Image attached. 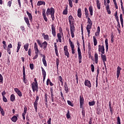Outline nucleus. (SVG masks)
<instances>
[{"label": "nucleus", "mask_w": 124, "mask_h": 124, "mask_svg": "<svg viewBox=\"0 0 124 124\" xmlns=\"http://www.w3.org/2000/svg\"><path fill=\"white\" fill-rule=\"evenodd\" d=\"M27 110H28V108H27V107H24V111L22 114L26 115V114H27Z\"/></svg>", "instance_id": "nucleus-46"}, {"label": "nucleus", "mask_w": 124, "mask_h": 124, "mask_svg": "<svg viewBox=\"0 0 124 124\" xmlns=\"http://www.w3.org/2000/svg\"><path fill=\"white\" fill-rule=\"evenodd\" d=\"M77 44L78 45V62L79 63L82 62V53L81 52V49H80V46L79 42H77Z\"/></svg>", "instance_id": "nucleus-3"}, {"label": "nucleus", "mask_w": 124, "mask_h": 124, "mask_svg": "<svg viewBox=\"0 0 124 124\" xmlns=\"http://www.w3.org/2000/svg\"><path fill=\"white\" fill-rule=\"evenodd\" d=\"M21 42H17V50H16V53L19 52V50H20V48H21Z\"/></svg>", "instance_id": "nucleus-28"}, {"label": "nucleus", "mask_w": 124, "mask_h": 124, "mask_svg": "<svg viewBox=\"0 0 124 124\" xmlns=\"http://www.w3.org/2000/svg\"><path fill=\"white\" fill-rule=\"evenodd\" d=\"M3 97V101L4 102H6L7 101V99L5 97V96L2 97Z\"/></svg>", "instance_id": "nucleus-64"}, {"label": "nucleus", "mask_w": 124, "mask_h": 124, "mask_svg": "<svg viewBox=\"0 0 124 124\" xmlns=\"http://www.w3.org/2000/svg\"><path fill=\"white\" fill-rule=\"evenodd\" d=\"M50 93L51 97H54V94L53 93V88H50Z\"/></svg>", "instance_id": "nucleus-58"}, {"label": "nucleus", "mask_w": 124, "mask_h": 124, "mask_svg": "<svg viewBox=\"0 0 124 124\" xmlns=\"http://www.w3.org/2000/svg\"><path fill=\"white\" fill-rule=\"evenodd\" d=\"M37 44L39 46H40V48H42V43L40 42V40H37Z\"/></svg>", "instance_id": "nucleus-45"}, {"label": "nucleus", "mask_w": 124, "mask_h": 124, "mask_svg": "<svg viewBox=\"0 0 124 124\" xmlns=\"http://www.w3.org/2000/svg\"><path fill=\"white\" fill-rule=\"evenodd\" d=\"M46 13L45 9H43V12H42V16H43L45 22H48V19H47V17L46 16Z\"/></svg>", "instance_id": "nucleus-13"}, {"label": "nucleus", "mask_w": 124, "mask_h": 124, "mask_svg": "<svg viewBox=\"0 0 124 124\" xmlns=\"http://www.w3.org/2000/svg\"><path fill=\"white\" fill-rule=\"evenodd\" d=\"M71 117V116H70L69 110H67V114H66V118H67V119H70Z\"/></svg>", "instance_id": "nucleus-48"}, {"label": "nucleus", "mask_w": 124, "mask_h": 124, "mask_svg": "<svg viewBox=\"0 0 124 124\" xmlns=\"http://www.w3.org/2000/svg\"><path fill=\"white\" fill-rule=\"evenodd\" d=\"M11 120L13 123H16V122L18 121V117H17L16 115H14L11 118Z\"/></svg>", "instance_id": "nucleus-18"}, {"label": "nucleus", "mask_w": 124, "mask_h": 124, "mask_svg": "<svg viewBox=\"0 0 124 124\" xmlns=\"http://www.w3.org/2000/svg\"><path fill=\"white\" fill-rule=\"evenodd\" d=\"M51 121H52V119H51V118H50L48 120L47 122V124H51Z\"/></svg>", "instance_id": "nucleus-63"}, {"label": "nucleus", "mask_w": 124, "mask_h": 124, "mask_svg": "<svg viewBox=\"0 0 124 124\" xmlns=\"http://www.w3.org/2000/svg\"><path fill=\"white\" fill-rule=\"evenodd\" d=\"M68 2H69V5L70 7H72V6H73V3H72V0H68Z\"/></svg>", "instance_id": "nucleus-50"}, {"label": "nucleus", "mask_w": 124, "mask_h": 124, "mask_svg": "<svg viewBox=\"0 0 124 124\" xmlns=\"http://www.w3.org/2000/svg\"><path fill=\"white\" fill-rule=\"evenodd\" d=\"M64 53L65 56H66L67 58H69V52H68L67 46H64Z\"/></svg>", "instance_id": "nucleus-8"}, {"label": "nucleus", "mask_w": 124, "mask_h": 124, "mask_svg": "<svg viewBox=\"0 0 124 124\" xmlns=\"http://www.w3.org/2000/svg\"><path fill=\"white\" fill-rule=\"evenodd\" d=\"M0 83H1L2 84L3 83V77H2V75L0 74Z\"/></svg>", "instance_id": "nucleus-47"}, {"label": "nucleus", "mask_w": 124, "mask_h": 124, "mask_svg": "<svg viewBox=\"0 0 124 124\" xmlns=\"http://www.w3.org/2000/svg\"><path fill=\"white\" fill-rule=\"evenodd\" d=\"M33 63H31L30 64V68H31V70H32L33 69Z\"/></svg>", "instance_id": "nucleus-60"}, {"label": "nucleus", "mask_w": 124, "mask_h": 124, "mask_svg": "<svg viewBox=\"0 0 124 124\" xmlns=\"http://www.w3.org/2000/svg\"><path fill=\"white\" fill-rule=\"evenodd\" d=\"M99 33H100V27L98 26L97 27V30L96 31V32L95 33V35L96 36H97L98 35H99Z\"/></svg>", "instance_id": "nucleus-29"}, {"label": "nucleus", "mask_w": 124, "mask_h": 124, "mask_svg": "<svg viewBox=\"0 0 124 124\" xmlns=\"http://www.w3.org/2000/svg\"><path fill=\"white\" fill-rule=\"evenodd\" d=\"M11 4H12V0L8 2L7 6H9V7H11Z\"/></svg>", "instance_id": "nucleus-52"}, {"label": "nucleus", "mask_w": 124, "mask_h": 124, "mask_svg": "<svg viewBox=\"0 0 124 124\" xmlns=\"http://www.w3.org/2000/svg\"><path fill=\"white\" fill-rule=\"evenodd\" d=\"M98 52H101L102 54L105 53V49L104 48V46L98 45Z\"/></svg>", "instance_id": "nucleus-6"}, {"label": "nucleus", "mask_w": 124, "mask_h": 124, "mask_svg": "<svg viewBox=\"0 0 124 124\" xmlns=\"http://www.w3.org/2000/svg\"><path fill=\"white\" fill-rule=\"evenodd\" d=\"M120 19L122 27V28H124V18H123V14H122L120 15Z\"/></svg>", "instance_id": "nucleus-19"}, {"label": "nucleus", "mask_w": 124, "mask_h": 124, "mask_svg": "<svg viewBox=\"0 0 124 124\" xmlns=\"http://www.w3.org/2000/svg\"><path fill=\"white\" fill-rule=\"evenodd\" d=\"M41 69H42L43 77H46V71H45V70L42 67H41Z\"/></svg>", "instance_id": "nucleus-36"}, {"label": "nucleus", "mask_w": 124, "mask_h": 124, "mask_svg": "<svg viewBox=\"0 0 124 124\" xmlns=\"http://www.w3.org/2000/svg\"><path fill=\"white\" fill-rule=\"evenodd\" d=\"M23 80L25 84H27L28 83V79L26 78V75H23Z\"/></svg>", "instance_id": "nucleus-33"}, {"label": "nucleus", "mask_w": 124, "mask_h": 124, "mask_svg": "<svg viewBox=\"0 0 124 124\" xmlns=\"http://www.w3.org/2000/svg\"><path fill=\"white\" fill-rule=\"evenodd\" d=\"M58 80L59 81H60L61 82H62V76H59L58 78Z\"/></svg>", "instance_id": "nucleus-61"}, {"label": "nucleus", "mask_w": 124, "mask_h": 124, "mask_svg": "<svg viewBox=\"0 0 124 124\" xmlns=\"http://www.w3.org/2000/svg\"><path fill=\"white\" fill-rule=\"evenodd\" d=\"M42 61L45 66H47V62H46V57L44 55L43 56Z\"/></svg>", "instance_id": "nucleus-20"}, {"label": "nucleus", "mask_w": 124, "mask_h": 124, "mask_svg": "<svg viewBox=\"0 0 124 124\" xmlns=\"http://www.w3.org/2000/svg\"><path fill=\"white\" fill-rule=\"evenodd\" d=\"M84 85L85 86H86V87H88V88H92V84L91 83V81L89 80H85Z\"/></svg>", "instance_id": "nucleus-12"}, {"label": "nucleus", "mask_w": 124, "mask_h": 124, "mask_svg": "<svg viewBox=\"0 0 124 124\" xmlns=\"http://www.w3.org/2000/svg\"><path fill=\"white\" fill-rule=\"evenodd\" d=\"M24 21H25L27 25L30 28V27H31V24H30V21L29 20V18L26 17H24Z\"/></svg>", "instance_id": "nucleus-24"}, {"label": "nucleus", "mask_w": 124, "mask_h": 124, "mask_svg": "<svg viewBox=\"0 0 124 124\" xmlns=\"http://www.w3.org/2000/svg\"><path fill=\"white\" fill-rule=\"evenodd\" d=\"M67 7H66L65 9L63 11L62 14L63 15H67Z\"/></svg>", "instance_id": "nucleus-42"}, {"label": "nucleus", "mask_w": 124, "mask_h": 124, "mask_svg": "<svg viewBox=\"0 0 124 124\" xmlns=\"http://www.w3.org/2000/svg\"><path fill=\"white\" fill-rule=\"evenodd\" d=\"M51 31L52 34L54 37H55L56 36V27H55V25H54V24L51 25Z\"/></svg>", "instance_id": "nucleus-9"}, {"label": "nucleus", "mask_w": 124, "mask_h": 124, "mask_svg": "<svg viewBox=\"0 0 124 124\" xmlns=\"http://www.w3.org/2000/svg\"><path fill=\"white\" fill-rule=\"evenodd\" d=\"M14 91L17 93V95L21 97V96H22L23 94H22V92H20V90H19L17 88H14Z\"/></svg>", "instance_id": "nucleus-11"}, {"label": "nucleus", "mask_w": 124, "mask_h": 124, "mask_svg": "<svg viewBox=\"0 0 124 124\" xmlns=\"http://www.w3.org/2000/svg\"><path fill=\"white\" fill-rule=\"evenodd\" d=\"M92 26L93 25H90V24H88L87 25L86 30H87V32H88L89 33H91V31L90 30L92 29Z\"/></svg>", "instance_id": "nucleus-17"}, {"label": "nucleus", "mask_w": 124, "mask_h": 124, "mask_svg": "<svg viewBox=\"0 0 124 124\" xmlns=\"http://www.w3.org/2000/svg\"><path fill=\"white\" fill-rule=\"evenodd\" d=\"M46 16H49V15H51L52 14H55V9L54 8L51 7L50 8H48L47 9L46 12Z\"/></svg>", "instance_id": "nucleus-4"}, {"label": "nucleus", "mask_w": 124, "mask_h": 124, "mask_svg": "<svg viewBox=\"0 0 124 124\" xmlns=\"http://www.w3.org/2000/svg\"><path fill=\"white\" fill-rule=\"evenodd\" d=\"M28 55L29 56H31V48H29L28 50Z\"/></svg>", "instance_id": "nucleus-62"}, {"label": "nucleus", "mask_w": 124, "mask_h": 124, "mask_svg": "<svg viewBox=\"0 0 124 124\" xmlns=\"http://www.w3.org/2000/svg\"><path fill=\"white\" fill-rule=\"evenodd\" d=\"M95 104V102L94 101H93L92 102H89V106H93Z\"/></svg>", "instance_id": "nucleus-44"}, {"label": "nucleus", "mask_w": 124, "mask_h": 124, "mask_svg": "<svg viewBox=\"0 0 124 124\" xmlns=\"http://www.w3.org/2000/svg\"><path fill=\"white\" fill-rule=\"evenodd\" d=\"M91 66V71L92 72H94V65H93V64H92Z\"/></svg>", "instance_id": "nucleus-53"}, {"label": "nucleus", "mask_w": 124, "mask_h": 124, "mask_svg": "<svg viewBox=\"0 0 124 124\" xmlns=\"http://www.w3.org/2000/svg\"><path fill=\"white\" fill-rule=\"evenodd\" d=\"M64 91L66 92V93H67L69 92V89H68V86L67 85V83L66 82L64 83Z\"/></svg>", "instance_id": "nucleus-15"}, {"label": "nucleus", "mask_w": 124, "mask_h": 124, "mask_svg": "<svg viewBox=\"0 0 124 124\" xmlns=\"http://www.w3.org/2000/svg\"><path fill=\"white\" fill-rule=\"evenodd\" d=\"M24 49L25 50V51H28L29 49V43H27L24 46Z\"/></svg>", "instance_id": "nucleus-38"}, {"label": "nucleus", "mask_w": 124, "mask_h": 124, "mask_svg": "<svg viewBox=\"0 0 124 124\" xmlns=\"http://www.w3.org/2000/svg\"><path fill=\"white\" fill-rule=\"evenodd\" d=\"M100 3L99 2V0H96V5L98 9H100Z\"/></svg>", "instance_id": "nucleus-40"}, {"label": "nucleus", "mask_w": 124, "mask_h": 124, "mask_svg": "<svg viewBox=\"0 0 124 124\" xmlns=\"http://www.w3.org/2000/svg\"><path fill=\"white\" fill-rule=\"evenodd\" d=\"M94 57L95 63H97L98 62V54L97 53H95Z\"/></svg>", "instance_id": "nucleus-23"}, {"label": "nucleus", "mask_w": 124, "mask_h": 124, "mask_svg": "<svg viewBox=\"0 0 124 124\" xmlns=\"http://www.w3.org/2000/svg\"><path fill=\"white\" fill-rule=\"evenodd\" d=\"M89 11L91 16H93V6H90L89 7Z\"/></svg>", "instance_id": "nucleus-35"}, {"label": "nucleus", "mask_w": 124, "mask_h": 124, "mask_svg": "<svg viewBox=\"0 0 124 124\" xmlns=\"http://www.w3.org/2000/svg\"><path fill=\"white\" fill-rule=\"evenodd\" d=\"M84 12L85 13L86 18H89V11L87 8H85Z\"/></svg>", "instance_id": "nucleus-31"}, {"label": "nucleus", "mask_w": 124, "mask_h": 124, "mask_svg": "<svg viewBox=\"0 0 124 124\" xmlns=\"http://www.w3.org/2000/svg\"><path fill=\"white\" fill-rule=\"evenodd\" d=\"M99 74V66L97 67V76L96 77H98V75Z\"/></svg>", "instance_id": "nucleus-57"}, {"label": "nucleus", "mask_w": 124, "mask_h": 124, "mask_svg": "<svg viewBox=\"0 0 124 124\" xmlns=\"http://www.w3.org/2000/svg\"><path fill=\"white\" fill-rule=\"evenodd\" d=\"M121 70H122V68L118 66L117 69V78H119L120 77V74H121Z\"/></svg>", "instance_id": "nucleus-14"}, {"label": "nucleus", "mask_w": 124, "mask_h": 124, "mask_svg": "<svg viewBox=\"0 0 124 124\" xmlns=\"http://www.w3.org/2000/svg\"><path fill=\"white\" fill-rule=\"evenodd\" d=\"M48 97H47V94H45V104H47V100Z\"/></svg>", "instance_id": "nucleus-54"}, {"label": "nucleus", "mask_w": 124, "mask_h": 124, "mask_svg": "<svg viewBox=\"0 0 124 124\" xmlns=\"http://www.w3.org/2000/svg\"><path fill=\"white\" fill-rule=\"evenodd\" d=\"M42 45L44 50H46L47 48V45H48V44L47 43V42L45 41L42 43Z\"/></svg>", "instance_id": "nucleus-21"}, {"label": "nucleus", "mask_w": 124, "mask_h": 124, "mask_svg": "<svg viewBox=\"0 0 124 124\" xmlns=\"http://www.w3.org/2000/svg\"><path fill=\"white\" fill-rule=\"evenodd\" d=\"M87 19H88V25H93V22H92V20H91V18L90 17H87Z\"/></svg>", "instance_id": "nucleus-43"}, {"label": "nucleus", "mask_w": 124, "mask_h": 124, "mask_svg": "<svg viewBox=\"0 0 124 124\" xmlns=\"http://www.w3.org/2000/svg\"><path fill=\"white\" fill-rule=\"evenodd\" d=\"M23 75H26V71L25 70V66H23Z\"/></svg>", "instance_id": "nucleus-59"}, {"label": "nucleus", "mask_w": 124, "mask_h": 124, "mask_svg": "<svg viewBox=\"0 0 124 124\" xmlns=\"http://www.w3.org/2000/svg\"><path fill=\"white\" fill-rule=\"evenodd\" d=\"M44 39H45L46 40H48L49 39V36L46 34V35H44Z\"/></svg>", "instance_id": "nucleus-56"}, {"label": "nucleus", "mask_w": 124, "mask_h": 124, "mask_svg": "<svg viewBox=\"0 0 124 124\" xmlns=\"http://www.w3.org/2000/svg\"><path fill=\"white\" fill-rule=\"evenodd\" d=\"M117 124H121V119H120V116L117 117Z\"/></svg>", "instance_id": "nucleus-51"}, {"label": "nucleus", "mask_w": 124, "mask_h": 124, "mask_svg": "<svg viewBox=\"0 0 124 124\" xmlns=\"http://www.w3.org/2000/svg\"><path fill=\"white\" fill-rule=\"evenodd\" d=\"M34 82H32L31 84L33 93L38 92V84L37 83V80L36 78H34Z\"/></svg>", "instance_id": "nucleus-2"}, {"label": "nucleus", "mask_w": 124, "mask_h": 124, "mask_svg": "<svg viewBox=\"0 0 124 124\" xmlns=\"http://www.w3.org/2000/svg\"><path fill=\"white\" fill-rule=\"evenodd\" d=\"M67 103L68 104V105H70V106H71L72 107H73V104L72 103V102H71V101L68 100L67 101Z\"/></svg>", "instance_id": "nucleus-55"}, {"label": "nucleus", "mask_w": 124, "mask_h": 124, "mask_svg": "<svg viewBox=\"0 0 124 124\" xmlns=\"http://www.w3.org/2000/svg\"><path fill=\"white\" fill-rule=\"evenodd\" d=\"M39 100V96L37 95L33 105L35 108V112H37V105L38 104V100Z\"/></svg>", "instance_id": "nucleus-5"}, {"label": "nucleus", "mask_w": 124, "mask_h": 124, "mask_svg": "<svg viewBox=\"0 0 124 124\" xmlns=\"http://www.w3.org/2000/svg\"><path fill=\"white\" fill-rule=\"evenodd\" d=\"M26 13L29 18V20L30 21H32V16L31 15V14L30 13V12H29V11H26Z\"/></svg>", "instance_id": "nucleus-26"}, {"label": "nucleus", "mask_w": 124, "mask_h": 124, "mask_svg": "<svg viewBox=\"0 0 124 124\" xmlns=\"http://www.w3.org/2000/svg\"><path fill=\"white\" fill-rule=\"evenodd\" d=\"M34 49L35 51H39L38 49V46H37V44L36 43H34Z\"/></svg>", "instance_id": "nucleus-39"}, {"label": "nucleus", "mask_w": 124, "mask_h": 124, "mask_svg": "<svg viewBox=\"0 0 124 124\" xmlns=\"http://www.w3.org/2000/svg\"><path fill=\"white\" fill-rule=\"evenodd\" d=\"M60 63V60L58 58L56 59V67L57 69H59V64Z\"/></svg>", "instance_id": "nucleus-41"}, {"label": "nucleus", "mask_w": 124, "mask_h": 124, "mask_svg": "<svg viewBox=\"0 0 124 124\" xmlns=\"http://www.w3.org/2000/svg\"><path fill=\"white\" fill-rule=\"evenodd\" d=\"M78 16L79 18H81L82 17V11H81V8H79L78 10Z\"/></svg>", "instance_id": "nucleus-22"}, {"label": "nucleus", "mask_w": 124, "mask_h": 124, "mask_svg": "<svg viewBox=\"0 0 124 124\" xmlns=\"http://www.w3.org/2000/svg\"><path fill=\"white\" fill-rule=\"evenodd\" d=\"M69 23L70 25V31L71 35L72 38H74V32H75V26H74V18L72 16H70L68 17Z\"/></svg>", "instance_id": "nucleus-1"}, {"label": "nucleus", "mask_w": 124, "mask_h": 124, "mask_svg": "<svg viewBox=\"0 0 124 124\" xmlns=\"http://www.w3.org/2000/svg\"><path fill=\"white\" fill-rule=\"evenodd\" d=\"M101 59L103 62H107V59H106V55H103V54H101Z\"/></svg>", "instance_id": "nucleus-27"}, {"label": "nucleus", "mask_w": 124, "mask_h": 124, "mask_svg": "<svg viewBox=\"0 0 124 124\" xmlns=\"http://www.w3.org/2000/svg\"><path fill=\"white\" fill-rule=\"evenodd\" d=\"M54 48H55V52L56 56L57 57L59 56V53L58 52V46H57V43H54Z\"/></svg>", "instance_id": "nucleus-16"}, {"label": "nucleus", "mask_w": 124, "mask_h": 124, "mask_svg": "<svg viewBox=\"0 0 124 124\" xmlns=\"http://www.w3.org/2000/svg\"><path fill=\"white\" fill-rule=\"evenodd\" d=\"M93 43H94V46H96L97 45V40H96V38H95V37L93 36Z\"/></svg>", "instance_id": "nucleus-37"}, {"label": "nucleus", "mask_w": 124, "mask_h": 124, "mask_svg": "<svg viewBox=\"0 0 124 124\" xmlns=\"http://www.w3.org/2000/svg\"><path fill=\"white\" fill-rule=\"evenodd\" d=\"M45 2L43 1H38L37 3V6H40V5H45Z\"/></svg>", "instance_id": "nucleus-25"}, {"label": "nucleus", "mask_w": 124, "mask_h": 124, "mask_svg": "<svg viewBox=\"0 0 124 124\" xmlns=\"http://www.w3.org/2000/svg\"><path fill=\"white\" fill-rule=\"evenodd\" d=\"M69 42L70 46L71 48L72 54H75V49H74V47H75L74 44H73V43H72L70 39H69Z\"/></svg>", "instance_id": "nucleus-7"}, {"label": "nucleus", "mask_w": 124, "mask_h": 124, "mask_svg": "<svg viewBox=\"0 0 124 124\" xmlns=\"http://www.w3.org/2000/svg\"><path fill=\"white\" fill-rule=\"evenodd\" d=\"M81 108H82V111H81L82 115L83 117H85V110H84V107H82Z\"/></svg>", "instance_id": "nucleus-49"}, {"label": "nucleus", "mask_w": 124, "mask_h": 124, "mask_svg": "<svg viewBox=\"0 0 124 124\" xmlns=\"http://www.w3.org/2000/svg\"><path fill=\"white\" fill-rule=\"evenodd\" d=\"M10 100L13 102L15 100V95L14 94H12L10 96Z\"/></svg>", "instance_id": "nucleus-32"}, {"label": "nucleus", "mask_w": 124, "mask_h": 124, "mask_svg": "<svg viewBox=\"0 0 124 124\" xmlns=\"http://www.w3.org/2000/svg\"><path fill=\"white\" fill-rule=\"evenodd\" d=\"M84 102H85V100H84V97L83 96H79V103H80V108H82L83 107V104H84Z\"/></svg>", "instance_id": "nucleus-10"}, {"label": "nucleus", "mask_w": 124, "mask_h": 124, "mask_svg": "<svg viewBox=\"0 0 124 124\" xmlns=\"http://www.w3.org/2000/svg\"><path fill=\"white\" fill-rule=\"evenodd\" d=\"M105 44H106V51L107 52L108 51V39H106L105 40Z\"/></svg>", "instance_id": "nucleus-34"}, {"label": "nucleus", "mask_w": 124, "mask_h": 124, "mask_svg": "<svg viewBox=\"0 0 124 124\" xmlns=\"http://www.w3.org/2000/svg\"><path fill=\"white\" fill-rule=\"evenodd\" d=\"M57 37L59 42L62 43V34H61V33H57Z\"/></svg>", "instance_id": "nucleus-30"}]
</instances>
